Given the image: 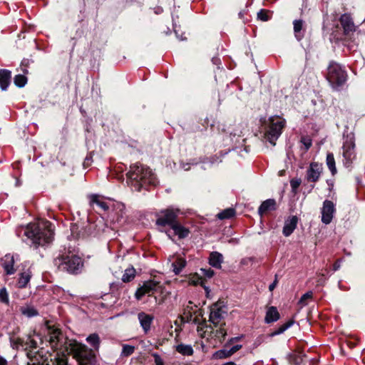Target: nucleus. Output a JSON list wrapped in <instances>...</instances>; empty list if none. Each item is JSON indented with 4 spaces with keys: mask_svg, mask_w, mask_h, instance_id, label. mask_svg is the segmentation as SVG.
<instances>
[{
    "mask_svg": "<svg viewBox=\"0 0 365 365\" xmlns=\"http://www.w3.org/2000/svg\"><path fill=\"white\" fill-rule=\"evenodd\" d=\"M24 235L36 246H43L50 243L53 238L52 225L47 220L30 223L25 229Z\"/></svg>",
    "mask_w": 365,
    "mask_h": 365,
    "instance_id": "f257e3e1",
    "label": "nucleus"
},
{
    "mask_svg": "<svg viewBox=\"0 0 365 365\" xmlns=\"http://www.w3.org/2000/svg\"><path fill=\"white\" fill-rule=\"evenodd\" d=\"M127 176L130 185L137 191H140L142 187L148 185H155L156 183V178L152 170L139 163L130 166Z\"/></svg>",
    "mask_w": 365,
    "mask_h": 365,
    "instance_id": "f03ea898",
    "label": "nucleus"
},
{
    "mask_svg": "<svg viewBox=\"0 0 365 365\" xmlns=\"http://www.w3.org/2000/svg\"><path fill=\"white\" fill-rule=\"evenodd\" d=\"M65 351L68 354H73L79 365H94L96 361L93 351L77 341L66 340Z\"/></svg>",
    "mask_w": 365,
    "mask_h": 365,
    "instance_id": "7ed1b4c3",
    "label": "nucleus"
},
{
    "mask_svg": "<svg viewBox=\"0 0 365 365\" xmlns=\"http://www.w3.org/2000/svg\"><path fill=\"white\" fill-rule=\"evenodd\" d=\"M154 294H159L160 297L155 296V302L158 304L164 303L167 297V292L159 282L155 280H148L143 282V284L139 287L135 292V297L140 300L144 295L153 296Z\"/></svg>",
    "mask_w": 365,
    "mask_h": 365,
    "instance_id": "20e7f679",
    "label": "nucleus"
},
{
    "mask_svg": "<svg viewBox=\"0 0 365 365\" xmlns=\"http://www.w3.org/2000/svg\"><path fill=\"white\" fill-rule=\"evenodd\" d=\"M54 264L59 270L66 271L71 274L78 273L83 267L82 259L73 254L58 256L54 259Z\"/></svg>",
    "mask_w": 365,
    "mask_h": 365,
    "instance_id": "39448f33",
    "label": "nucleus"
},
{
    "mask_svg": "<svg viewBox=\"0 0 365 365\" xmlns=\"http://www.w3.org/2000/svg\"><path fill=\"white\" fill-rule=\"evenodd\" d=\"M327 78L333 88L338 89L346 81L347 74L341 65L331 62L328 67Z\"/></svg>",
    "mask_w": 365,
    "mask_h": 365,
    "instance_id": "423d86ee",
    "label": "nucleus"
},
{
    "mask_svg": "<svg viewBox=\"0 0 365 365\" xmlns=\"http://www.w3.org/2000/svg\"><path fill=\"white\" fill-rule=\"evenodd\" d=\"M268 122L269 126L265 133V138L272 145H274L275 141L282 134L286 120L279 116L274 115L271 116Z\"/></svg>",
    "mask_w": 365,
    "mask_h": 365,
    "instance_id": "0eeeda50",
    "label": "nucleus"
},
{
    "mask_svg": "<svg viewBox=\"0 0 365 365\" xmlns=\"http://www.w3.org/2000/svg\"><path fill=\"white\" fill-rule=\"evenodd\" d=\"M46 330V340L51 346L54 349H59L61 353L64 354L66 341L69 339H63V335L58 328L47 325Z\"/></svg>",
    "mask_w": 365,
    "mask_h": 365,
    "instance_id": "6e6552de",
    "label": "nucleus"
},
{
    "mask_svg": "<svg viewBox=\"0 0 365 365\" xmlns=\"http://www.w3.org/2000/svg\"><path fill=\"white\" fill-rule=\"evenodd\" d=\"M180 211L178 208L173 207L161 210L157 215L156 224L160 226L173 225L176 222V219Z\"/></svg>",
    "mask_w": 365,
    "mask_h": 365,
    "instance_id": "1a4fd4ad",
    "label": "nucleus"
},
{
    "mask_svg": "<svg viewBox=\"0 0 365 365\" xmlns=\"http://www.w3.org/2000/svg\"><path fill=\"white\" fill-rule=\"evenodd\" d=\"M355 143L352 135H347L344 138L342 146V155L344 157V164L349 166L355 158L354 152Z\"/></svg>",
    "mask_w": 365,
    "mask_h": 365,
    "instance_id": "9d476101",
    "label": "nucleus"
},
{
    "mask_svg": "<svg viewBox=\"0 0 365 365\" xmlns=\"http://www.w3.org/2000/svg\"><path fill=\"white\" fill-rule=\"evenodd\" d=\"M125 207L123 203L116 202L113 204L112 212L108 215V220L113 224L123 225L125 222Z\"/></svg>",
    "mask_w": 365,
    "mask_h": 365,
    "instance_id": "9b49d317",
    "label": "nucleus"
},
{
    "mask_svg": "<svg viewBox=\"0 0 365 365\" xmlns=\"http://www.w3.org/2000/svg\"><path fill=\"white\" fill-rule=\"evenodd\" d=\"M335 213V204L329 200H325L323 202V205L321 208L322 222L325 225L330 224L334 217Z\"/></svg>",
    "mask_w": 365,
    "mask_h": 365,
    "instance_id": "f8f14e48",
    "label": "nucleus"
},
{
    "mask_svg": "<svg viewBox=\"0 0 365 365\" xmlns=\"http://www.w3.org/2000/svg\"><path fill=\"white\" fill-rule=\"evenodd\" d=\"M219 325H220L219 329H216V331L214 332L213 327L211 325H208L205 322L202 323L200 324V326L198 327L197 331L200 334H202L201 331L203 329H205V331H204L205 334H206L207 332L213 334L215 337H216L220 341H222L225 339V336L227 335V331L225 329V328L223 327V326L225 325L224 323L220 324Z\"/></svg>",
    "mask_w": 365,
    "mask_h": 365,
    "instance_id": "ddd939ff",
    "label": "nucleus"
},
{
    "mask_svg": "<svg viewBox=\"0 0 365 365\" xmlns=\"http://www.w3.org/2000/svg\"><path fill=\"white\" fill-rule=\"evenodd\" d=\"M225 314L226 311L222 307H219L217 304H214L211 307L210 322L214 327H217L220 324L221 320L225 317Z\"/></svg>",
    "mask_w": 365,
    "mask_h": 365,
    "instance_id": "4468645a",
    "label": "nucleus"
},
{
    "mask_svg": "<svg viewBox=\"0 0 365 365\" xmlns=\"http://www.w3.org/2000/svg\"><path fill=\"white\" fill-rule=\"evenodd\" d=\"M322 172V166L317 163H312L307 171V179L309 182H316Z\"/></svg>",
    "mask_w": 365,
    "mask_h": 365,
    "instance_id": "2eb2a0df",
    "label": "nucleus"
},
{
    "mask_svg": "<svg viewBox=\"0 0 365 365\" xmlns=\"http://www.w3.org/2000/svg\"><path fill=\"white\" fill-rule=\"evenodd\" d=\"M339 21L344 29V33L346 35H349L350 33H353L355 31V25L349 15L346 14L341 15Z\"/></svg>",
    "mask_w": 365,
    "mask_h": 365,
    "instance_id": "dca6fc26",
    "label": "nucleus"
},
{
    "mask_svg": "<svg viewBox=\"0 0 365 365\" xmlns=\"http://www.w3.org/2000/svg\"><path fill=\"white\" fill-rule=\"evenodd\" d=\"M138 319L144 332L145 334L148 333L150 329V326L153 323L154 317L150 314L142 312L138 313Z\"/></svg>",
    "mask_w": 365,
    "mask_h": 365,
    "instance_id": "f3484780",
    "label": "nucleus"
},
{
    "mask_svg": "<svg viewBox=\"0 0 365 365\" xmlns=\"http://www.w3.org/2000/svg\"><path fill=\"white\" fill-rule=\"evenodd\" d=\"M298 218L296 216H292L285 221L283 227V235L286 237L289 236L297 227Z\"/></svg>",
    "mask_w": 365,
    "mask_h": 365,
    "instance_id": "a211bd4d",
    "label": "nucleus"
},
{
    "mask_svg": "<svg viewBox=\"0 0 365 365\" xmlns=\"http://www.w3.org/2000/svg\"><path fill=\"white\" fill-rule=\"evenodd\" d=\"M276 210V201L274 199H268L264 201L258 209V213L262 216L268 211Z\"/></svg>",
    "mask_w": 365,
    "mask_h": 365,
    "instance_id": "6ab92c4d",
    "label": "nucleus"
},
{
    "mask_svg": "<svg viewBox=\"0 0 365 365\" xmlns=\"http://www.w3.org/2000/svg\"><path fill=\"white\" fill-rule=\"evenodd\" d=\"M223 262V256L218 252H212L210 255L209 263L210 264L217 269L221 268V264Z\"/></svg>",
    "mask_w": 365,
    "mask_h": 365,
    "instance_id": "aec40b11",
    "label": "nucleus"
},
{
    "mask_svg": "<svg viewBox=\"0 0 365 365\" xmlns=\"http://www.w3.org/2000/svg\"><path fill=\"white\" fill-rule=\"evenodd\" d=\"M11 79V72L6 69L0 70V87L3 91L6 90Z\"/></svg>",
    "mask_w": 365,
    "mask_h": 365,
    "instance_id": "412c9836",
    "label": "nucleus"
},
{
    "mask_svg": "<svg viewBox=\"0 0 365 365\" xmlns=\"http://www.w3.org/2000/svg\"><path fill=\"white\" fill-rule=\"evenodd\" d=\"M91 204H96L98 207L104 211L109 210L110 206L98 195H91L89 197Z\"/></svg>",
    "mask_w": 365,
    "mask_h": 365,
    "instance_id": "4be33fe9",
    "label": "nucleus"
},
{
    "mask_svg": "<svg viewBox=\"0 0 365 365\" xmlns=\"http://www.w3.org/2000/svg\"><path fill=\"white\" fill-rule=\"evenodd\" d=\"M294 25V33L296 38L298 41L302 40L304 38V21L302 20H294L293 22Z\"/></svg>",
    "mask_w": 365,
    "mask_h": 365,
    "instance_id": "5701e85b",
    "label": "nucleus"
},
{
    "mask_svg": "<svg viewBox=\"0 0 365 365\" xmlns=\"http://www.w3.org/2000/svg\"><path fill=\"white\" fill-rule=\"evenodd\" d=\"M279 319V314L274 307H270L266 313L265 322L267 324L277 321Z\"/></svg>",
    "mask_w": 365,
    "mask_h": 365,
    "instance_id": "b1692460",
    "label": "nucleus"
},
{
    "mask_svg": "<svg viewBox=\"0 0 365 365\" xmlns=\"http://www.w3.org/2000/svg\"><path fill=\"white\" fill-rule=\"evenodd\" d=\"M14 257L11 256H6L4 262L2 263V266L4 269L6 274L11 275L15 272V269L14 267Z\"/></svg>",
    "mask_w": 365,
    "mask_h": 365,
    "instance_id": "393cba45",
    "label": "nucleus"
},
{
    "mask_svg": "<svg viewBox=\"0 0 365 365\" xmlns=\"http://www.w3.org/2000/svg\"><path fill=\"white\" fill-rule=\"evenodd\" d=\"M170 227L174 231L175 235H178L180 239L186 237L189 234V230L185 228L178 222H175Z\"/></svg>",
    "mask_w": 365,
    "mask_h": 365,
    "instance_id": "a878e982",
    "label": "nucleus"
},
{
    "mask_svg": "<svg viewBox=\"0 0 365 365\" xmlns=\"http://www.w3.org/2000/svg\"><path fill=\"white\" fill-rule=\"evenodd\" d=\"M186 265V261L182 257H178L172 263L173 271L175 274H179Z\"/></svg>",
    "mask_w": 365,
    "mask_h": 365,
    "instance_id": "bb28decb",
    "label": "nucleus"
},
{
    "mask_svg": "<svg viewBox=\"0 0 365 365\" xmlns=\"http://www.w3.org/2000/svg\"><path fill=\"white\" fill-rule=\"evenodd\" d=\"M176 351L185 356H191L193 354V349L191 345L180 344L176 346Z\"/></svg>",
    "mask_w": 365,
    "mask_h": 365,
    "instance_id": "cd10ccee",
    "label": "nucleus"
},
{
    "mask_svg": "<svg viewBox=\"0 0 365 365\" xmlns=\"http://www.w3.org/2000/svg\"><path fill=\"white\" fill-rule=\"evenodd\" d=\"M86 341L91 345L92 346L95 350L98 351V349H99V346H100V338H99V336L94 333V334H90L87 338H86Z\"/></svg>",
    "mask_w": 365,
    "mask_h": 365,
    "instance_id": "c85d7f7f",
    "label": "nucleus"
},
{
    "mask_svg": "<svg viewBox=\"0 0 365 365\" xmlns=\"http://www.w3.org/2000/svg\"><path fill=\"white\" fill-rule=\"evenodd\" d=\"M327 165L329 170L331 171L332 175H335L336 173V168L335 165V160L334 155L331 153L327 155L326 160Z\"/></svg>",
    "mask_w": 365,
    "mask_h": 365,
    "instance_id": "c756f323",
    "label": "nucleus"
},
{
    "mask_svg": "<svg viewBox=\"0 0 365 365\" xmlns=\"http://www.w3.org/2000/svg\"><path fill=\"white\" fill-rule=\"evenodd\" d=\"M236 212L234 208H227L217 214V217L220 220L230 219L235 216Z\"/></svg>",
    "mask_w": 365,
    "mask_h": 365,
    "instance_id": "7c9ffc66",
    "label": "nucleus"
},
{
    "mask_svg": "<svg viewBox=\"0 0 365 365\" xmlns=\"http://www.w3.org/2000/svg\"><path fill=\"white\" fill-rule=\"evenodd\" d=\"M135 276V269L133 267L128 268L125 270L122 276V281L124 282H130Z\"/></svg>",
    "mask_w": 365,
    "mask_h": 365,
    "instance_id": "2f4dec72",
    "label": "nucleus"
},
{
    "mask_svg": "<svg viewBox=\"0 0 365 365\" xmlns=\"http://www.w3.org/2000/svg\"><path fill=\"white\" fill-rule=\"evenodd\" d=\"M20 311L22 314L26 316L27 317H32L38 314L37 310L29 306L21 307L20 308Z\"/></svg>",
    "mask_w": 365,
    "mask_h": 365,
    "instance_id": "473e14b6",
    "label": "nucleus"
},
{
    "mask_svg": "<svg viewBox=\"0 0 365 365\" xmlns=\"http://www.w3.org/2000/svg\"><path fill=\"white\" fill-rule=\"evenodd\" d=\"M31 279V274L29 272H24L21 274V276L18 281V286L19 288L26 287Z\"/></svg>",
    "mask_w": 365,
    "mask_h": 365,
    "instance_id": "72a5a7b5",
    "label": "nucleus"
},
{
    "mask_svg": "<svg viewBox=\"0 0 365 365\" xmlns=\"http://www.w3.org/2000/svg\"><path fill=\"white\" fill-rule=\"evenodd\" d=\"M27 82V78L25 76L19 74L16 75L14 78V83L16 86L19 88L24 87Z\"/></svg>",
    "mask_w": 365,
    "mask_h": 365,
    "instance_id": "f704fd0d",
    "label": "nucleus"
},
{
    "mask_svg": "<svg viewBox=\"0 0 365 365\" xmlns=\"http://www.w3.org/2000/svg\"><path fill=\"white\" fill-rule=\"evenodd\" d=\"M312 297H313L312 292L309 291V292H306L301 297V298L299 301V304H300L302 307L307 305V304H308L307 301L309 299H311L312 298Z\"/></svg>",
    "mask_w": 365,
    "mask_h": 365,
    "instance_id": "c9c22d12",
    "label": "nucleus"
},
{
    "mask_svg": "<svg viewBox=\"0 0 365 365\" xmlns=\"http://www.w3.org/2000/svg\"><path fill=\"white\" fill-rule=\"evenodd\" d=\"M232 354H230L229 349H220L217 351L214 354V357L215 359H225L231 356Z\"/></svg>",
    "mask_w": 365,
    "mask_h": 365,
    "instance_id": "e433bc0d",
    "label": "nucleus"
},
{
    "mask_svg": "<svg viewBox=\"0 0 365 365\" xmlns=\"http://www.w3.org/2000/svg\"><path fill=\"white\" fill-rule=\"evenodd\" d=\"M293 324V321H288L285 324L281 325L272 335H278L282 334Z\"/></svg>",
    "mask_w": 365,
    "mask_h": 365,
    "instance_id": "4c0bfd02",
    "label": "nucleus"
},
{
    "mask_svg": "<svg viewBox=\"0 0 365 365\" xmlns=\"http://www.w3.org/2000/svg\"><path fill=\"white\" fill-rule=\"evenodd\" d=\"M135 351V346L128 345V344H124L123 346V349L121 352V356H128L133 354Z\"/></svg>",
    "mask_w": 365,
    "mask_h": 365,
    "instance_id": "58836bf2",
    "label": "nucleus"
},
{
    "mask_svg": "<svg viewBox=\"0 0 365 365\" xmlns=\"http://www.w3.org/2000/svg\"><path fill=\"white\" fill-rule=\"evenodd\" d=\"M0 302L6 304H8L9 302V294L5 287L0 289Z\"/></svg>",
    "mask_w": 365,
    "mask_h": 365,
    "instance_id": "ea45409f",
    "label": "nucleus"
},
{
    "mask_svg": "<svg viewBox=\"0 0 365 365\" xmlns=\"http://www.w3.org/2000/svg\"><path fill=\"white\" fill-rule=\"evenodd\" d=\"M257 17L259 19L264 21H268L269 19L268 11L263 9L260 10L257 13Z\"/></svg>",
    "mask_w": 365,
    "mask_h": 365,
    "instance_id": "a19ab883",
    "label": "nucleus"
},
{
    "mask_svg": "<svg viewBox=\"0 0 365 365\" xmlns=\"http://www.w3.org/2000/svg\"><path fill=\"white\" fill-rule=\"evenodd\" d=\"M301 143L304 145V148L306 150H309L312 146V140L310 138L307 137H302L301 138Z\"/></svg>",
    "mask_w": 365,
    "mask_h": 365,
    "instance_id": "79ce46f5",
    "label": "nucleus"
},
{
    "mask_svg": "<svg viewBox=\"0 0 365 365\" xmlns=\"http://www.w3.org/2000/svg\"><path fill=\"white\" fill-rule=\"evenodd\" d=\"M200 272L204 277H207V278H211L214 275V271L210 268L201 269Z\"/></svg>",
    "mask_w": 365,
    "mask_h": 365,
    "instance_id": "37998d69",
    "label": "nucleus"
},
{
    "mask_svg": "<svg viewBox=\"0 0 365 365\" xmlns=\"http://www.w3.org/2000/svg\"><path fill=\"white\" fill-rule=\"evenodd\" d=\"M11 346L14 349H17L19 345H22L23 340L21 339H20V338H16V339L11 338Z\"/></svg>",
    "mask_w": 365,
    "mask_h": 365,
    "instance_id": "c03bdc74",
    "label": "nucleus"
},
{
    "mask_svg": "<svg viewBox=\"0 0 365 365\" xmlns=\"http://www.w3.org/2000/svg\"><path fill=\"white\" fill-rule=\"evenodd\" d=\"M26 345L31 349H36L37 347V341L32 339L31 336L28 337Z\"/></svg>",
    "mask_w": 365,
    "mask_h": 365,
    "instance_id": "a18cd8bd",
    "label": "nucleus"
},
{
    "mask_svg": "<svg viewBox=\"0 0 365 365\" xmlns=\"http://www.w3.org/2000/svg\"><path fill=\"white\" fill-rule=\"evenodd\" d=\"M152 356L154 358L155 365H164V362L159 354L153 353Z\"/></svg>",
    "mask_w": 365,
    "mask_h": 365,
    "instance_id": "49530a36",
    "label": "nucleus"
},
{
    "mask_svg": "<svg viewBox=\"0 0 365 365\" xmlns=\"http://www.w3.org/2000/svg\"><path fill=\"white\" fill-rule=\"evenodd\" d=\"M242 348V345L237 344L235 346H233L232 348L229 349L230 354L232 355L234 354L235 352H237L238 350H240Z\"/></svg>",
    "mask_w": 365,
    "mask_h": 365,
    "instance_id": "de8ad7c7",
    "label": "nucleus"
},
{
    "mask_svg": "<svg viewBox=\"0 0 365 365\" xmlns=\"http://www.w3.org/2000/svg\"><path fill=\"white\" fill-rule=\"evenodd\" d=\"M300 184V182L299 181H294V180H292L291 181V186L292 188H297L299 187Z\"/></svg>",
    "mask_w": 365,
    "mask_h": 365,
    "instance_id": "09e8293b",
    "label": "nucleus"
},
{
    "mask_svg": "<svg viewBox=\"0 0 365 365\" xmlns=\"http://www.w3.org/2000/svg\"><path fill=\"white\" fill-rule=\"evenodd\" d=\"M56 365H67L66 359L64 358H61L58 360Z\"/></svg>",
    "mask_w": 365,
    "mask_h": 365,
    "instance_id": "8fccbe9b",
    "label": "nucleus"
},
{
    "mask_svg": "<svg viewBox=\"0 0 365 365\" xmlns=\"http://www.w3.org/2000/svg\"><path fill=\"white\" fill-rule=\"evenodd\" d=\"M340 266H341V264H340V262H339V261H336V262L334 264V265H333V269H334V271H336V270H338V269L340 268Z\"/></svg>",
    "mask_w": 365,
    "mask_h": 365,
    "instance_id": "3c124183",
    "label": "nucleus"
},
{
    "mask_svg": "<svg viewBox=\"0 0 365 365\" xmlns=\"http://www.w3.org/2000/svg\"><path fill=\"white\" fill-rule=\"evenodd\" d=\"M8 362L3 356H0V365H7Z\"/></svg>",
    "mask_w": 365,
    "mask_h": 365,
    "instance_id": "603ef678",
    "label": "nucleus"
},
{
    "mask_svg": "<svg viewBox=\"0 0 365 365\" xmlns=\"http://www.w3.org/2000/svg\"><path fill=\"white\" fill-rule=\"evenodd\" d=\"M276 284H277V281L275 280L273 283H272V284L269 286V289L270 291H272V290L274 289V287H275V286H276Z\"/></svg>",
    "mask_w": 365,
    "mask_h": 365,
    "instance_id": "864d4df0",
    "label": "nucleus"
},
{
    "mask_svg": "<svg viewBox=\"0 0 365 365\" xmlns=\"http://www.w3.org/2000/svg\"><path fill=\"white\" fill-rule=\"evenodd\" d=\"M242 336L233 337L230 340V343H234L235 341L240 340Z\"/></svg>",
    "mask_w": 365,
    "mask_h": 365,
    "instance_id": "5fc2aeb1",
    "label": "nucleus"
},
{
    "mask_svg": "<svg viewBox=\"0 0 365 365\" xmlns=\"http://www.w3.org/2000/svg\"><path fill=\"white\" fill-rule=\"evenodd\" d=\"M90 165V158H86L83 162V165L85 167L88 166Z\"/></svg>",
    "mask_w": 365,
    "mask_h": 365,
    "instance_id": "6e6d98bb",
    "label": "nucleus"
},
{
    "mask_svg": "<svg viewBox=\"0 0 365 365\" xmlns=\"http://www.w3.org/2000/svg\"><path fill=\"white\" fill-rule=\"evenodd\" d=\"M222 365H237V364L233 361H229V362H226Z\"/></svg>",
    "mask_w": 365,
    "mask_h": 365,
    "instance_id": "4d7b16f0",
    "label": "nucleus"
},
{
    "mask_svg": "<svg viewBox=\"0 0 365 365\" xmlns=\"http://www.w3.org/2000/svg\"><path fill=\"white\" fill-rule=\"evenodd\" d=\"M32 354H32V352H31V351H29V352H27V356H28L29 358H31V357H32Z\"/></svg>",
    "mask_w": 365,
    "mask_h": 365,
    "instance_id": "13d9d810",
    "label": "nucleus"
},
{
    "mask_svg": "<svg viewBox=\"0 0 365 365\" xmlns=\"http://www.w3.org/2000/svg\"><path fill=\"white\" fill-rule=\"evenodd\" d=\"M214 61L215 63H217V61H218V59H216V58H213L212 60Z\"/></svg>",
    "mask_w": 365,
    "mask_h": 365,
    "instance_id": "bf43d9fd",
    "label": "nucleus"
}]
</instances>
